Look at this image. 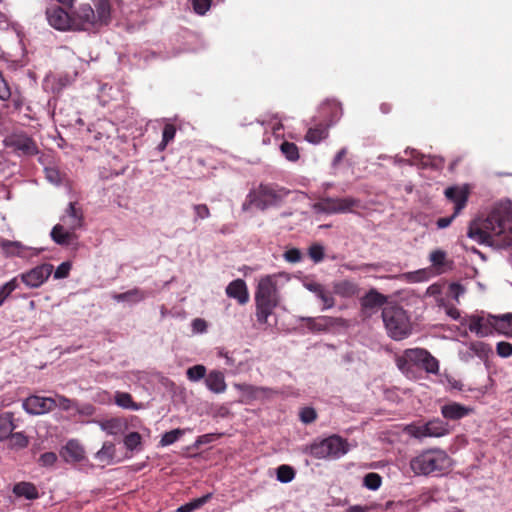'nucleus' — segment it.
<instances>
[{"instance_id":"nucleus-1","label":"nucleus","mask_w":512,"mask_h":512,"mask_svg":"<svg viewBox=\"0 0 512 512\" xmlns=\"http://www.w3.org/2000/svg\"><path fill=\"white\" fill-rule=\"evenodd\" d=\"M511 230L507 209L495 208L486 218L471 221L467 236L479 244H491L496 237Z\"/></svg>"},{"instance_id":"nucleus-2","label":"nucleus","mask_w":512,"mask_h":512,"mask_svg":"<svg viewBox=\"0 0 512 512\" xmlns=\"http://www.w3.org/2000/svg\"><path fill=\"white\" fill-rule=\"evenodd\" d=\"M410 468L416 475H442L451 468V459L443 450H427L410 461Z\"/></svg>"},{"instance_id":"nucleus-3","label":"nucleus","mask_w":512,"mask_h":512,"mask_svg":"<svg viewBox=\"0 0 512 512\" xmlns=\"http://www.w3.org/2000/svg\"><path fill=\"white\" fill-rule=\"evenodd\" d=\"M278 293L274 276L262 277L255 292L256 318L258 323L267 324L268 317L278 305Z\"/></svg>"},{"instance_id":"nucleus-4","label":"nucleus","mask_w":512,"mask_h":512,"mask_svg":"<svg viewBox=\"0 0 512 512\" xmlns=\"http://www.w3.org/2000/svg\"><path fill=\"white\" fill-rule=\"evenodd\" d=\"M287 195L288 191L285 188L272 183H261L258 187L250 190L242 209L245 211L250 207H255L264 211L269 207L279 206Z\"/></svg>"},{"instance_id":"nucleus-5","label":"nucleus","mask_w":512,"mask_h":512,"mask_svg":"<svg viewBox=\"0 0 512 512\" xmlns=\"http://www.w3.org/2000/svg\"><path fill=\"white\" fill-rule=\"evenodd\" d=\"M382 319L388 335L396 340L407 338L412 331L407 312L398 305H387L382 310Z\"/></svg>"},{"instance_id":"nucleus-6","label":"nucleus","mask_w":512,"mask_h":512,"mask_svg":"<svg viewBox=\"0 0 512 512\" xmlns=\"http://www.w3.org/2000/svg\"><path fill=\"white\" fill-rule=\"evenodd\" d=\"M71 9L72 31L74 32H94L108 23L98 16L90 3H81L79 6Z\"/></svg>"},{"instance_id":"nucleus-7","label":"nucleus","mask_w":512,"mask_h":512,"mask_svg":"<svg viewBox=\"0 0 512 512\" xmlns=\"http://www.w3.org/2000/svg\"><path fill=\"white\" fill-rule=\"evenodd\" d=\"M361 207V201L353 197L332 198L324 197L314 204V209L326 214L353 213Z\"/></svg>"},{"instance_id":"nucleus-8","label":"nucleus","mask_w":512,"mask_h":512,"mask_svg":"<svg viewBox=\"0 0 512 512\" xmlns=\"http://www.w3.org/2000/svg\"><path fill=\"white\" fill-rule=\"evenodd\" d=\"M4 145L19 156H34L39 153L33 138L25 133H14L4 139Z\"/></svg>"},{"instance_id":"nucleus-9","label":"nucleus","mask_w":512,"mask_h":512,"mask_svg":"<svg viewBox=\"0 0 512 512\" xmlns=\"http://www.w3.org/2000/svg\"><path fill=\"white\" fill-rule=\"evenodd\" d=\"M66 8L54 4L46 9V18L51 27L59 31H72L71 11H66Z\"/></svg>"},{"instance_id":"nucleus-10","label":"nucleus","mask_w":512,"mask_h":512,"mask_svg":"<svg viewBox=\"0 0 512 512\" xmlns=\"http://www.w3.org/2000/svg\"><path fill=\"white\" fill-rule=\"evenodd\" d=\"M52 264L43 263L20 274L21 281L29 288H39L53 273Z\"/></svg>"},{"instance_id":"nucleus-11","label":"nucleus","mask_w":512,"mask_h":512,"mask_svg":"<svg viewBox=\"0 0 512 512\" xmlns=\"http://www.w3.org/2000/svg\"><path fill=\"white\" fill-rule=\"evenodd\" d=\"M0 248L5 257H21L25 258L28 256H36L39 251L23 245L19 241H11L4 238H0Z\"/></svg>"},{"instance_id":"nucleus-12","label":"nucleus","mask_w":512,"mask_h":512,"mask_svg":"<svg viewBox=\"0 0 512 512\" xmlns=\"http://www.w3.org/2000/svg\"><path fill=\"white\" fill-rule=\"evenodd\" d=\"M24 409L34 415L44 414L55 409L53 397L30 396L23 403Z\"/></svg>"},{"instance_id":"nucleus-13","label":"nucleus","mask_w":512,"mask_h":512,"mask_svg":"<svg viewBox=\"0 0 512 512\" xmlns=\"http://www.w3.org/2000/svg\"><path fill=\"white\" fill-rule=\"evenodd\" d=\"M448 433L447 424L443 420L435 418L422 426L416 427L413 435L415 437H442Z\"/></svg>"},{"instance_id":"nucleus-14","label":"nucleus","mask_w":512,"mask_h":512,"mask_svg":"<svg viewBox=\"0 0 512 512\" xmlns=\"http://www.w3.org/2000/svg\"><path fill=\"white\" fill-rule=\"evenodd\" d=\"M444 194L450 202L454 203V216H458L467 205L469 198L468 188L451 186L445 190Z\"/></svg>"},{"instance_id":"nucleus-15","label":"nucleus","mask_w":512,"mask_h":512,"mask_svg":"<svg viewBox=\"0 0 512 512\" xmlns=\"http://www.w3.org/2000/svg\"><path fill=\"white\" fill-rule=\"evenodd\" d=\"M387 302V297L376 289H370L361 299V311L364 314H371Z\"/></svg>"},{"instance_id":"nucleus-16","label":"nucleus","mask_w":512,"mask_h":512,"mask_svg":"<svg viewBox=\"0 0 512 512\" xmlns=\"http://www.w3.org/2000/svg\"><path fill=\"white\" fill-rule=\"evenodd\" d=\"M319 113L322 118L321 121L328 126L334 125L342 116V107L336 100H327L321 104Z\"/></svg>"},{"instance_id":"nucleus-17","label":"nucleus","mask_w":512,"mask_h":512,"mask_svg":"<svg viewBox=\"0 0 512 512\" xmlns=\"http://www.w3.org/2000/svg\"><path fill=\"white\" fill-rule=\"evenodd\" d=\"M62 222L71 231H75L83 226L84 214L81 207L78 206L77 202H70L65 210V214L62 217Z\"/></svg>"},{"instance_id":"nucleus-18","label":"nucleus","mask_w":512,"mask_h":512,"mask_svg":"<svg viewBox=\"0 0 512 512\" xmlns=\"http://www.w3.org/2000/svg\"><path fill=\"white\" fill-rule=\"evenodd\" d=\"M323 440L326 448L327 458H340L349 450L347 441L338 435H332Z\"/></svg>"},{"instance_id":"nucleus-19","label":"nucleus","mask_w":512,"mask_h":512,"mask_svg":"<svg viewBox=\"0 0 512 512\" xmlns=\"http://www.w3.org/2000/svg\"><path fill=\"white\" fill-rule=\"evenodd\" d=\"M60 455L68 463H80L86 459L84 447L77 440H69Z\"/></svg>"},{"instance_id":"nucleus-20","label":"nucleus","mask_w":512,"mask_h":512,"mask_svg":"<svg viewBox=\"0 0 512 512\" xmlns=\"http://www.w3.org/2000/svg\"><path fill=\"white\" fill-rule=\"evenodd\" d=\"M305 322V326L312 332H323L327 331L329 328L339 324L341 322L340 318H333L329 316H319V317H307L303 318Z\"/></svg>"},{"instance_id":"nucleus-21","label":"nucleus","mask_w":512,"mask_h":512,"mask_svg":"<svg viewBox=\"0 0 512 512\" xmlns=\"http://www.w3.org/2000/svg\"><path fill=\"white\" fill-rule=\"evenodd\" d=\"M228 297L236 299L240 305H245L249 301V292L243 279L233 280L226 287Z\"/></svg>"},{"instance_id":"nucleus-22","label":"nucleus","mask_w":512,"mask_h":512,"mask_svg":"<svg viewBox=\"0 0 512 512\" xmlns=\"http://www.w3.org/2000/svg\"><path fill=\"white\" fill-rule=\"evenodd\" d=\"M472 409L458 402H451L441 407V414L447 420H460L468 416Z\"/></svg>"},{"instance_id":"nucleus-23","label":"nucleus","mask_w":512,"mask_h":512,"mask_svg":"<svg viewBox=\"0 0 512 512\" xmlns=\"http://www.w3.org/2000/svg\"><path fill=\"white\" fill-rule=\"evenodd\" d=\"M334 293L343 298H351L359 293V286L352 280H341L333 284Z\"/></svg>"},{"instance_id":"nucleus-24","label":"nucleus","mask_w":512,"mask_h":512,"mask_svg":"<svg viewBox=\"0 0 512 512\" xmlns=\"http://www.w3.org/2000/svg\"><path fill=\"white\" fill-rule=\"evenodd\" d=\"M329 127L323 121L315 124L313 127H310L305 135V139L312 144H318L322 140L326 139L329 134Z\"/></svg>"},{"instance_id":"nucleus-25","label":"nucleus","mask_w":512,"mask_h":512,"mask_svg":"<svg viewBox=\"0 0 512 512\" xmlns=\"http://www.w3.org/2000/svg\"><path fill=\"white\" fill-rule=\"evenodd\" d=\"M205 384L209 390L214 393H222L226 389V383L223 373L220 371H211L205 378Z\"/></svg>"},{"instance_id":"nucleus-26","label":"nucleus","mask_w":512,"mask_h":512,"mask_svg":"<svg viewBox=\"0 0 512 512\" xmlns=\"http://www.w3.org/2000/svg\"><path fill=\"white\" fill-rule=\"evenodd\" d=\"M13 493L17 497H24L28 500H34L39 497L38 490L36 486L31 482H19L14 485Z\"/></svg>"},{"instance_id":"nucleus-27","label":"nucleus","mask_w":512,"mask_h":512,"mask_svg":"<svg viewBox=\"0 0 512 512\" xmlns=\"http://www.w3.org/2000/svg\"><path fill=\"white\" fill-rule=\"evenodd\" d=\"M145 298H146V293L139 288H134V289H131L124 293H119V294L113 295V299L118 302L137 303V302L144 300Z\"/></svg>"},{"instance_id":"nucleus-28","label":"nucleus","mask_w":512,"mask_h":512,"mask_svg":"<svg viewBox=\"0 0 512 512\" xmlns=\"http://www.w3.org/2000/svg\"><path fill=\"white\" fill-rule=\"evenodd\" d=\"M94 11L97 12L108 24L111 21L112 4L111 0H90Z\"/></svg>"},{"instance_id":"nucleus-29","label":"nucleus","mask_w":512,"mask_h":512,"mask_svg":"<svg viewBox=\"0 0 512 512\" xmlns=\"http://www.w3.org/2000/svg\"><path fill=\"white\" fill-rule=\"evenodd\" d=\"M429 259L439 273H443L445 271V269H443L445 266H450L452 264L451 261L447 260L446 252L440 249L432 251Z\"/></svg>"},{"instance_id":"nucleus-30","label":"nucleus","mask_w":512,"mask_h":512,"mask_svg":"<svg viewBox=\"0 0 512 512\" xmlns=\"http://www.w3.org/2000/svg\"><path fill=\"white\" fill-rule=\"evenodd\" d=\"M494 328L502 334L512 336V314H505L501 317H493Z\"/></svg>"},{"instance_id":"nucleus-31","label":"nucleus","mask_w":512,"mask_h":512,"mask_svg":"<svg viewBox=\"0 0 512 512\" xmlns=\"http://www.w3.org/2000/svg\"><path fill=\"white\" fill-rule=\"evenodd\" d=\"M15 429L13 423V415L6 412L0 415V440L7 439L11 432Z\"/></svg>"},{"instance_id":"nucleus-32","label":"nucleus","mask_w":512,"mask_h":512,"mask_svg":"<svg viewBox=\"0 0 512 512\" xmlns=\"http://www.w3.org/2000/svg\"><path fill=\"white\" fill-rule=\"evenodd\" d=\"M212 498V493H207L200 498L193 499L177 508L176 512H193L200 509Z\"/></svg>"},{"instance_id":"nucleus-33","label":"nucleus","mask_w":512,"mask_h":512,"mask_svg":"<svg viewBox=\"0 0 512 512\" xmlns=\"http://www.w3.org/2000/svg\"><path fill=\"white\" fill-rule=\"evenodd\" d=\"M51 238L60 245L68 244L72 238V232L66 231L64 226L57 224L52 228Z\"/></svg>"},{"instance_id":"nucleus-34","label":"nucleus","mask_w":512,"mask_h":512,"mask_svg":"<svg viewBox=\"0 0 512 512\" xmlns=\"http://www.w3.org/2000/svg\"><path fill=\"white\" fill-rule=\"evenodd\" d=\"M115 452V445L112 442H104L95 457L102 462L110 463L115 457Z\"/></svg>"},{"instance_id":"nucleus-35","label":"nucleus","mask_w":512,"mask_h":512,"mask_svg":"<svg viewBox=\"0 0 512 512\" xmlns=\"http://www.w3.org/2000/svg\"><path fill=\"white\" fill-rule=\"evenodd\" d=\"M115 403L124 409L138 410L139 405L133 401L131 394L126 392H116Z\"/></svg>"},{"instance_id":"nucleus-36","label":"nucleus","mask_w":512,"mask_h":512,"mask_svg":"<svg viewBox=\"0 0 512 512\" xmlns=\"http://www.w3.org/2000/svg\"><path fill=\"white\" fill-rule=\"evenodd\" d=\"M280 151L288 161L295 162L299 159V149L293 142L284 141L280 145Z\"/></svg>"},{"instance_id":"nucleus-37","label":"nucleus","mask_w":512,"mask_h":512,"mask_svg":"<svg viewBox=\"0 0 512 512\" xmlns=\"http://www.w3.org/2000/svg\"><path fill=\"white\" fill-rule=\"evenodd\" d=\"M426 349L423 348H411L405 350V360L411 363L413 366L420 367L423 357L425 355Z\"/></svg>"},{"instance_id":"nucleus-38","label":"nucleus","mask_w":512,"mask_h":512,"mask_svg":"<svg viewBox=\"0 0 512 512\" xmlns=\"http://www.w3.org/2000/svg\"><path fill=\"white\" fill-rule=\"evenodd\" d=\"M420 368L427 373L437 374L439 372V361L426 350Z\"/></svg>"},{"instance_id":"nucleus-39","label":"nucleus","mask_w":512,"mask_h":512,"mask_svg":"<svg viewBox=\"0 0 512 512\" xmlns=\"http://www.w3.org/2000/svg\"><path fill=\"white\" fill-rule=\"evenodd\" d=\"M124 445L127 450H141L142 448V436L138 432H130L124 437Z\"/></svg>"},{"instance_id":"nucleus-40","label":"nucleus","mask_w":512,"mask_h":512,"mask_svg":"<svg viewBox=\"0 0 512 512\" xmlns=\"http://www.w3.org/2000/svg\"><path fill=\"white\" fill-rule=\"evenodd\" d=\"M305 452L316 459L327 458L324 440L314 441L306 448Z\"/></svg>"},{"instance_id":"nucleus-41","label":"nucleus","mask_w":512,"mask_h":512,"mask_svg":"<svg viewBox=\"0 0 512 512\" xmlns=\"http://www.w3.org/2000/svg\"><path fill=\"white\" fill-rule=\"evenodd\" d=\"M295 478L293 467L283 464L277 468V480L282 483H289Z\"/></svg>"},{"instance_id":"nucleus-42","label":"nucleus","mask_w":512,"mask_h":512,"mask_svg":"<svg viewBox=\"0 0 512 512\" xmlns=\"http://www.w3.org/2000/svg\"><path fill=\"white\" fill-rule=\"evenodd\" d=\"M382 484V477L375 472L367 473L363 478V485L369 490H378Z\"/></svg>"},{"instance_id":"nucleus-43","label":"nucleus","mask_w":512,"mask_h":512,"mask_svg":"<svg viewBox=\"0 0 512 512\" xmlns=\"http://www.w3.org/2000/svg\"><path fill=\"white\" fill-rule=\"evenodd\" d=\"M319 291L320 292H317L315 295L323 303L322 310L324 311V310L334 307L335 299H334L332 293L329 290H327L324 285H322V287L319 289Z\"/></svg>"},{"instance_id":"nucleus-44","label":"nucleus","mask_w":512,"mask_h":512,"mask_svg":"<svg viewBox=\"0 0 512 512\" xmlns=\"http://www.w3.org/2000/svg\"><path fill=\"white\" fill-rule=\"evenodd\" d=\"M206 367L201 364L194 365L187 369V378L192 382H197L203 378H206Z\"/></svg>"},{"instance_id":"nucleus-45","label":"nucleus","mask_w":512,"mask_h":512,"mask_svg":"<svg viewBox=\"0 0 512 512\" xmlns=\"http://www.w3.org/2000/svg\"><path fill=\"white\" fill-rule=\"evenodd\" d=\"M469 329L471 332H475L480 336H486L491 332L490 326L485 324L482 318L472 319L469 324Z\"/></svg>"},{"instance_id":"nucleus-46","label":"nucleus","mask_w":512,"mask_h":512,"mask_svg":"<svg viewBox=\"0 0 512 512\" xmlns=\"http://www.w3.org/2000/svg\"><path fill=\"white\" fill-rule=\"evenodd\" d=\"M175 134H176V127L171 123L165 124V126L163 128V133H162V141L158 145V149L164 150L166 148V146L168 145V143L174 139Z\"/></svg>"},{"instance_id":"nucleus-47","label":"nucleus","mask_w":512,"mask_h":512,"mask_svg":"<svg viewBox=\"0 0 512 512\" xmlns=\"http://www.w3.org/2000/svg\"><path fill=\"white\" fill-rule=\"evenodd\" d=\"M183 435H184V430L179 429V428L168 431V432L164 433V435L162 436V438L160 440V445L161 446H169V445L175 443L176 441H178L179 438Z\"/></svg>"},{"instance_id":"nucleus-48","label":"nucleus","mask_w":512,"mask_h":512,"mask_svg":"<svg viewBox=\"0 0 512 512\" xmlns=\"http://www.w3.org/2000/svg\"><path fill=\"white\" fill-rule=\"evenodd\" d=\"M308 255L315 263H319L324 260L325 250L321 244L314 243L308 248Z\"/></svg>"},{"instance_id":"nucleus-49","label":"nucleus","mask_w":512,"mask_h":512,"mask_svg":"<svg viewBox=\"0 0 512 512\" xmlns=\"http://www.w3.org/2000/svg\"><path fill=\"white\" fill-rule=\"evenodd\" d=\"M8 438H9L10 446L13 448H18V449L26 447L29 442L27 436H25L22 432H16V433L11 432V434Z\"/></svg>"},{"instance_id":"nucleus-50","label":"nucleus","mask_w":512,"mask_h":512,"mask_svg":"<svg viewBox=\"0 0 512 512\" xmlns=\"http://www.w3.org/2000/svg\"><path fill=\"white\" fill-rule=\"evenodd\" d=\"M193 11L198 15H205L210 9L212 0H190Z\"/></svg>"},{"instance_id":"nucleus-51","label":"nucleus","mask_w":512,"mask_h":512,"mask_svg":"<svg viewBox=\"0 0 512 512\" xmlns=\"http://www.w3.org/2000/svg\"><path fill=\"white\" fill-rule=\"evenodd\" d=\"M46 179L55 185H59L62 182V176L60 171L56 167H45L44 169Z\"/></svg>"},{"instance_id":"nucleus-52","label":"nucleus","mask_w":512,"mask_h":512,"mask_svg":"<svg viewBox=\"0 0 512 512\" xmlns=\"http://www.w3.org/2000/svg\"><path fill=\"white\" fill-rule=\"evenodd\" d=\"M195 213L194 221L204 220L210 217V209L206 204H195L193 205Z\"/></svg>"},{"instance_id":"nucleus-53","label":"nucleus","mask_w":512,"mask_h":512,"mask_svg":"<svg viewBox=\"0 0 512 512\" xmlns=\"http://www.w3.org/2000/svg\"><path fill=\"white\" fill-rule=\"evenodd\" d=\"M300 420L305 424L314 422L317 418V413L312 407H304L299 413Z\"/></svg>"},{"instance_id":"nucleus-54","label":"nucleus","mask_w":512,"mask_h":512,"mask_svg":"<svg viewBox=\"0 0 512 512\" xmlns=\"http://www.w3.org/2000/svg\"><path fill=\"white\" fill-rule=\"evenodd\" d=\"M19 286L17 277L12 278L0 287V293L7 299Z\"/></svg>"},{"instance_id":"nucleus-55","label":"nucleus","mask_w":512,"mask_h":512,"mask_svg":"<svg viewBox=\"0 0 512 512\" xmlns=\"http://www.w3.org/2000/svg\"><path fill=\"white\" fill-rule=\"evenodd\" d=\"M55 408L60 407L61 409L68 411L73 407V401L63 395L56 394L53 397Z\"/></svg>"},{"instance_id":"nucleus-56","label":"nucleus","mask_w":512,"mask_h":512,"mask_svg":"<svg viewBox=\"0 0 512 512\" xmlns=\"http://www.w3.org/2000/svg\"><path fill=\"white\" fill-rule=\"evenodd\" d=\"M496 352L500 357L507 358L512 356V344L506 341L497 343Z\"/></svg>"},{"instance_id":"nucleus-57","label":"nucleus","mask_w":512,"mask_h":512,"mask_svg":"<svg viewBox=\"0 0 512 512\" xmlns=\"http://www.w3.org/2000/svg\"><path fill=\"white\" fill-rule=\"evenodd\" d=\"M284 259L290 263H298L302 259V253L297 248H291L285 251Z\"/></svg>"},{"instance_id":"nucleus-58","label":"nucleus","mask_w":512,"mask_h":512,"mask_svg":"<svg viewBox=\"0 0 512 512\" xmlns=\"http://www.w3.org/2000/svg\"><path fill=\"white\" fill-rule=\"evenodd\" d=\"M71 270V263L70 262H62L55 270L54 272V278L55 279H63L68 277L69 272Z\"/></svg>"},{"instance_id":"nucleus-59","label":"nucleus","mask_w":512,"mask_h":512,"mask_svg":"<svg viewBox=\"0 0 512 512\" xmlns=\"http://www.w3.org/2000/svg\"><path fill=\"white\" fill-rule=\"evenodd\" d=\"M57 461V455L54 452H45L39 458V463L43 467H50Z\"/></svg>"},{"instance_id":"nucleus-60","label":"nucleus","mask_w":512,"mask_h":512,"mask_svg":"<svg viewBox=\"0 0 512 512\" xmlns=\"http://www.w3.org/2000/svg\"><path fill=\"white\" fill-rule=\"evenodd\" d=\"M11 96L10 88L3 78L2 72L0 71V99L1 100H8Z\"/></svg>"},{"instance_id":"nucleus-61","label":"nucleus","mask_w":512,"mask_h":512,"mask_svg":"<svg viewBox=\"0 0 512 512\" xmlns=\"http://www.w3.org/2000/svg\"><path fill=\"white\" fill-rule=\"evenodd\" d=\"M192 329L196 333H203L207 330V322L202 318H195L192 321Z\"/></svg>"},{"instance_id":"nucleus-62","label":"nucleus","mask_w":512,"mask_h":512,"mask_svg":"<svg viewBox=\"0 0 512 512\" xmlns=\"http://www.w3.org/2000/svg\"><path fill=\"white\" fill-rule=\"evenodd\" d=\"M457 216H454V213L449 216V217H442V218H439L436 222V225L439 229H444L446 227H448L452 221L456 218Z\"/></svg>"},{"instance_id":"nucleus-63","label":"nucleus","mask_w":512,"mask_h":512,"mask_svg":"<svg viewBox=\"0 0 512 512\" xmlns=\"http://www.w3.org/2000/svg\"><path fill=\"white\" fill-rule=\"evenodd\" d=\"M397 366L398 368L405 372V371H409L411 369V363L408 362L407 360H405V352L403 353V355L401 357H398L397 360Z\"/></svg>"},{"instance_id":"nucleus-64","label":"nucleus","mask_w":512,"mask_h":512,"mask_svg":"<svg viewBox=\"0 0 512 512\" xmlns=\"http://www.w3.org/2000/svg\"><path fill=\"white\" fill-rule=\"evenodd\" d=\"M304 287L310 292L316 294L317 292H320L319 289L322 287V284L315 281H309L304 283Z\"/></svg>"}]
</instances>
